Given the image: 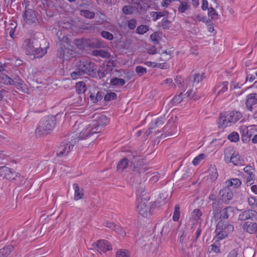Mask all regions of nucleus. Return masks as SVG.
I'll return each mask as SVG.
<instances>
[{
	"instance_id": "f257e3e1",
	"label": "nucleus",
	"mask_w": 257,
	"mask_h": 257,
	"mask_svg": "<svg viewBox=\"0 0 257 257\" xmlns=\"http://www.w3.org/2000/svg\"><path fill=\"white\" fill-rule=\"evenodd\" d=\"M97 65L89 60L82 59L75 63V70L71 73L73 79H76L86 74L92 77H96Z\"/></svg>"
},
{
	"instance_id": "f03ea898",
	"label": "nucleus",
	"mask_w": 257,
	"mask_h": 257,
	"mask_svg": "<svg viewBox=\"0 0 257 257\" xmlns=\"http://www.w3.org/2000/svg\"><path fill=\"white\" fill-rule=\"evenodd\" d=\"M109 122V119L106 115L104 114L100 115L80 133L79 138L86 139L94 134L100 132L102 128L106 126Z\"/></svg>"
},
{
	"instance_id": "7ed1b4c3",
	"label": "nucleus",
	"mask_w": 257,
	"mask_h": 257,
	"mask_svg": "<svg viewBox=\"0 0 257 257\" xmlns=\"http://www.w3.org/2000/svg\"><path fill=\"white\" fill-rule=\"evenodd\" d=\"M238 220L245 221L250 220L252 222H245L242 228L249 233H254L257 231V223L254 221L257 220V212L252 209H248L241 212L238 215Z\"/></svg>"
},
{
	"instance_id": "20e7f679",
	"label": "nucleus",
	"mask_w": 257,
	"mask_h": 257,
	"mask_svg": "<svg viewBox=\"0 0 257 257\" xmlns=\"http://www.w3.org/2000/svg\"><path fill=\"white\" fill-rule=\"evenodd\" d=\"M22 48L27 55H33L35 58L43 57L47 52L41 47L39 41L35 39H27L22 45Z\"/></svg>"
},
{
	"instance_id": "39448f33",
	"label": "nucleus",
	"mask_w": 257,
	"mask_h": 257,
	"mask_svg": "<svg viewBox=\"0 0 257 257\" xmlns=\"http://www.w3.org/2000/svg\"><path fill=\"white\" fill-rule=\"evenodd\" d=\"M56 115H48L44 117L39 122L35 133L37 136H41L50 133L56 124Z\"/></svg>"
},
{
	"instance_id": "423d86ee",
	"label": "nucleus",
	"mask_w": 257,
	"mask_h": 257,
	"mask_svg": "<svg viewBox=\"0 0 257 257\" xmlns=\"http://www.w3.org/2000/svg\"><path fill=\"white\" fill-rule=\"evenodd\" d=\"M233 230V225L230 224L229 222H223L222 220H219L215 230V236L214 239H216V241L223 239L227 237L228 234L232 232Z\"/></svg>"
},
{
	"instance_id": "0eeeda50",
	"label": "nucleus",
	"mask_w": 257,
	"mask_h": 257,
	"mask_svg": "<svg viewBox=\"0 0 257 257\" xmlns=\"http://www.w3.org/2000/svg\"><path fill=\"white\" fill-rule=\"evenodd\" d=\"M73 138V136L72 137ZM81 140L78 137H75L71 141H64L61 143L59 146L58 147L56 154L59 157H63L67 156L72 150L74 144Z\"/></svg>"
},
{
	"instance_id": "6e6552de",
	"label": "nucleus",
	"mask_w": 257,
	"mask_h": 257,
	"mask_svg": "<svg viewBox=\"0 0 257 257\" xmlns=\"http://www.w3.org/2000/svg\"><path fill=\"white\" fill-rule=\"evenodd\" d=\"M148 202L147 198L139 197L137 199V211L143 217H147L148 213L151 214L152 209L155 207H157L158 204L157 202H155L154 204L149 207L148 206Z\"/></svg>"
},
{
	"instance_id": "1a4fd4ad",
	"label": "nucleus",
	"mask_w": 257,
	"mask_h": 257,
	"mask_svg": "<svg viewBox=\"0 0 257 257\" xmlns=\"http://www.w3.org/2000/svg\"><path fill=\"white\" fill-rule=\"evenodd\" d=\"M132 156L134 160L131 161V167L132 171L139 174L145 173L148 170V168L144 164L143 161L142 160L137 161V156L133 155Z\"/></svg>"
},
{
	"instance_id": "9d476101",
	"label": "nucleus",
	"mask_w": 257,
	"mask_h": 257,
	"mask_svg": "<svg viewBox=\"0 0 257 257\" xmlns=\"http://www.w3.org/2000/svg\"><path fill=\"white\" fill-rule=\"evenodd\" d=\"M18 173L13 169L6 166H1L0 164V176L8 180H14Z\"/></svg>"
},
{
	"instance_id": "9b49d317",
	"label": "nucleus",
	"mask_w": 257,
	"mask_h": 257,
	"mask_svg": "<svg viewBox=\"0 0 257 257\" xmlns=\"http://www.w3.org/2000/svg\"><path fill=\"white\" fill-rule=\"evenodd\" d=\"M94 248H97V250L99 252H106L107 251L112 249L111 244L105 240H98L95 244H92Z\"/></svg>"
},
{
	"instance_id": "f8f14e48",
	"label": "nucleus",
	"mask_w": 257,
	"mask_h": 257,
	"mask_svg": "<svg viewBox=\"0 0 257 257\" xmlns=\"http://www.w3.org/2000/svg\"><path fill=\"white\" fill-rule=\"evenodd\" d=\"M23 16L27 24H32L35 23L37 21L36 12L32 9L26 7Z\"/></svg>"
},
{
	"instance_id": "ddd939ff",
	"label": "nucleus",
	"mask_w": 257,
	"mask_h": 257,
	"mask_svg": "<svg viewBox=\"0 0 257 257\" xmlns=\"http://www.w3.org/2000/svg\"><path fill=\"white\" fill-rule=\"evenodd\" d=\"M113 61H109L105 66L101 69H96V75L99 79H102L106 76L107 74H110L113 70Z\"/></svg>"
},
{
	"instance_id": "4468645a",
	"label": "nucleus",
	"mask_w": 257,
	"mask_h": 257,
	"mask_svg": "<svg viewBox=\"0 0 257 257\" xmlns=\"http://www.w3.org/2000/svg\"><path fill=\"white\" fill-rule=\"evenodd\" d=\"M211 206L212 216L211 217V221L214 219L215 221L218 220L219 215L220 214L221 211L222 209V201L217 203H211L210 205ZM211 212V210L209 211V213Z\"/></svg>"
},
{
	"instance_id": "2eb2a0df",
	"label": "nucleus",
	"mask_w": 257,
	"mask_h": 257,
	"mask_svg": "<svg viewBox=\"0 0 257 257\" xmlns=\"http://www.w3.org/2000/svg\"><path fill=\"white\" fill-rule=\"evenodd\" d=\"M233 195L232 191L228 187H225L219 191L220 201L226 204L229 203V201L232 199Z\"/></svg>"
},
{
	"instance_id": "dca6fc26",
	"label": "nucleus",
	"mask_w": 257,
	"mask_h": 257,
	"mask_svg": "<svg viewBox=\"0 0 257 257\" xmlns=\"http://www.w3.org/2000/svg\"><path fill=\"white\" fill-rule=\"evenodd\" d=\"M245 104L247 109L252 111L253 105L257 104V93H251L248 94L246 96Z\"/></svg>"
},
{
	"instance_id": "f3484780",
	"label": "nucleus",
	"mask_w": 257,
	"mask_h": 257,
	"mask_svg": "<svg viewBox=\"0 0 257 257\" xmlns=\"http://www.w3.org/2000/svg\"><path fill=\"white\" fill-rule=\"evenodd\" d=\"M228 115L226 112L220 113L218 121V126L219 128H225L231 126L230 123L228 121Z\"/></svg>"
},
{
	"instance_id": "a211bd4d",
	"label": "nucleus",
	"mask_w": 257,
	"mask_h": 257,
	"mask_svg": "<svg viewBox=\"0 0 257 257\" xmlns=\"http://www.w3.org/2000/svg\"><path fill=\"white\" fill-rule=\"evenodd\" d=\"M234 211L233 208L231 206H227L221 211L220 214L219 215L218 220H222L223 222H228L226 220L229 216V214L233 213Z\"/></svg>"
},
{
	"instance_id": "6ab92c4d",
	"label": "nucleus",
	"mask_w": 257,
	"mask_h": 257,
	"mask_svg": "<svg viewBox=\"0 0 257 257\" xmlns=\"http://www.w3.org/2000/svg\"><path fill=\"white\" fill-rule=\"evenodd\" d=\"M228 121L230 123L231 125L235 123L242 117V114L239 111H227L226 112Z\"/></svg>"
},
{
	"instance_id": "aec40b11",
	"label": "nucleus",
	"mask_w": 257,
	"mask_h": 257,
	"mask_svg": "<svg viewBox=\"0 0 257 257\" xmlns=\"http://www.w3.org/2000/svg\"><path fill=\"white\" fill-rule=\"evenodd\" d=\"M85 43L86 48H99L102 46V43L96 39H86Z\"/></svg>"
},
{
	"instance_id": "412c9836",
	"label": "nucleus",
	"mask_w": 257,
	"mask_h": 257,
	"mask_svg": "<svg viewBox=\"0 0 257 257\" xmlns=\"http://www.w3.org/2000/svg\"><path fill=\"white\" fill-rule=\"evenodd\" d=\"M205 78L204 74L202 73L201 74L199 73H196L194 75L189 76L186 79V82H193V84H197L200 82H201L203 79Z\"/></svg>"
},
{
	"instance_id": "4be33fe9",
	"label": "nucleus",
	"mask_w": 257,
	"mask_h": 257,
	"mask_svg": "<svg viewBox=\"0 0 257 257\" xmlns=\"http://www.w3.org/2000/svg\"><path fill=\"white\" fill-rule=\"evenodd\" d=\"M133 7V9H135L138 13L141 15H144L147 12L150 6H148L146 4H142L140 3L136 4Z\"/></svg>"
},
{
	"instance_id": "5701e85b",
	"label": "nucleus",
	"mask_w": 257,
	"mask_h": 257,
	"mask_svg": "<svg viewBox=\"0 0 257 257\" xmlns=\"http://www.w3.org/2000/svg\"><path fill=\"white\" fill-rule=\"evenodd\" d=\"M73 188L74 190V199L75 200H78L82 199L83 197V189L80 188L77 183H74L73 184Z\"/></svg>"
},
{
	"instance_id": "b1692460",
	"label": "nucleus",
	"mask_w": 257,
	"mask_h": 257,
	"mask_svg": "<svg viewBox=\"0 0 257 257\" xmlns=\"http://www.w3.org/2000/svg\"><path fill=\"white\" fill-rule=\"evenodd\" d=\"M243 160L239 155L238 152H235L231 158H229L228 164L232 163L235 166H239L242 165Z\"/></svg>"
},
{
	"instance_id": "393cba45",
	"label": "nucleus",
	"mask_w": 257,
	"mask_h": 257,
	"mask_svg": "<svg viewBox=\"0 0 257 257\" xmlns=\"http://www.w3.org/2000/svg\"><path fill=\"white\" fill-rule=\"evenodd\" d=\"M235 152L232 147H228L224 149V161L226 164H228L229 158H231Z\"/></svg>"
},
{
	"instance_id": "a878e982",
	"label": "nucleus",
	"mask_w": 257,
	"mask_h": 257,
	"mask_svg": "<svg viewBox=\"0 0 257 257\" xmlns=\"http://www.w3.org/2000/svg\"><path fill=\"white\" fill-rule=\"evenodd\" d=\"M75 88L76 92L78 94H83V98L85 99V94L84 93L86 91V86L84 82L79 81L76 83Z\"/></svg>"
},
{
	"instance_id": "bb28decb",
	"label": "nucleus",
	"mask_w": 257,
	"mask_h": 257,
	"mask_svg": "<svg viewBox=\"0 0 257 257\" xmlns=\"http://www.w3.org/2000/svg\"><path fill=\"white\" fill-rule=\"evenodd\" d=\"M129 160L127 158H124L121 159L118 163L117 170L122 172L128 166Z\"/></svg>"
},
{
	"instance_id": "cd10ccee",
	"label": "nucleus",
	"mask_w": 257,
	"mask_h": 257,
	"mask_svg": "<svg viewBox=\"0 0 257 257\" xmlns=\"http://www.w3.org/2000/svg\"><path fill=\"white\" fill-rule=\"evenodd\" d=\"M168 14L169 13L167 11L160 12H152L150 13V16L153 18V21L156 22L161 17L167 16Z\"/></svg>"
},
{
	"instance_id": "c85d7f7f",
	"label": "nucleus",
	"mask_w": 257,
	"mask_h": 257,
	"mask_svg": "<svg viewBox=\"0 0 257 257\" xmlns=\"http://www.w3.org/2000/svg\"><path fill=\"white\" fill-rule=\"evenodd\" d=\"M228 83L227 81H224L221 83H219L217 85H216L214 88V91H216L219 88L221 87V89L218 91L217 94L219 95L222 94L226 92L228 89Z\"/></svg>"
},
{
	"instance_id": "c756f323",
	"label": "nucleus",
	"mask_w": 257,
	"mask_h": 257,
	"mask_svg": "<svg viewBox=\"0 0 257 257\" xmlns=\"http://www.w3.org/2000/svg\"><path fill=\"white\" fill-rule=\"evenodd\" d=\"M13 249L14 246L13 245H10L6 246L0 249V255L2 257H7Z\"/></svg>"
},
{
	"instance_id": "7c9ffc66",
	"label": "nucleus",
	"mask_w": 257,
	"mask_h": 257,
	"mask_svg": "<svg viewBox=\"0 0 257 257\" xmlns=\"http://www.w3.org/2000/svg\"><path fill=\"white\" fill-rule=\"evenodd\" d=\"M92 54L94 56H100L102 58H109L110 56L109 53L103 50H93Z\"/></svg>"
},
{
	"instance_id": "2f4dec72",
	"label": "nucleus",
	"mask_w": 257,
	"mask_h": 257,
	"mask_svg": "<svg viewBox=\"0 0 257 257\" xmlns=\"http://www.w3.org/2000/svg\"><path fill=\"white\" fill-rule=\"evenodd\" d=\"M227 185L228 186H234V188L239 187L241 184V181L238 178H232L226 182Z\"/></svg>"
},
{
	"instance_id": "473e14b6",
	"label": "nucleus",
	"mask_w": 257,
	"mask_h": 257,
	"mask_svg": "<svg viewBox=\"0 0 257 257\" xmlns=\"http://www.w3.org/2000/svg\"><path fill=\"white\" fill-rule=\"evenodd\" d=\"M80 15L85 18L92 19L94 18L95 13L87 10H81L80 11Z\"/></svg>"
},
{
	"instance_id": "72a5a7b5",
	"label": "nucleus",
	"mask_w": 257,
	"mask_h": 257,
	"mask_svg": "<svg viewBox=\"0 0 257 257\" xmlns=\"http://www.w3.org/2000/svg\"><path fill=\"white\" fill-rule=\"evenodd\" d=\"M202 215V213L199 209H194L191 213V217L196 221L199 220H200V222L202 221V219H201Z\"/></svg>"
},
{
	"instance_id": "f704fd0d",
	"label": "nucleus",
	"mask_w": 257,
	"mask_h": 257,
	"mask_svg": "<svg viewBox=\"0 0 257 257\" xmlns=\"http://www.w3.org/2000/svg\"><path fill=\"white\" fill-rule=\"evenodd\" d=\"M110 83L113 86H123L125 83V81L123 79L113 77L110 80Z\"/></svg>"
},
{
	"instance_id": "c9c22d12",
	"label": "nucleus",
	"mask_w": 257,
	"mask_h": 257,
	"mask_svg": "<svg viewBox=\"0 0 257 257\" xmlns=\"http://www.w3.org/2000/svg\"><path fill=\"white\" fill-rule=\"evenodd\" d=\"M86 41V38H82L81 39H75L74 43L77 46V48L82 50L86 48L85 46V42Z\"/></svg>"
},
{
	"instance_id": "e433bc0d",
	"label": "nucleus",
	"mask_w": 257,
	"mask_h": 257,
	"mask_svg": "<svg viewBox=\"0 0 257 257\" xmlns=\"http://www.w3.org/2000/svg\"><path fill=\"white\" fill-rule=\"evenodd\" d=\"M116 257H131V253L126 249H121L116 251Z\"/></svg>"
},
{
	"instance_id": "4c0bfd02",
	"label": "nucleus",
	"mask_w": 257,
	"mask_h": 257,
	"mask_svg": "<svg viewBox=\"0 0 257 257\" xmlns=\"http://www.w3.org/2000/svg\"><path fill=\"white\" fill-rule=\"evenodd\" d=\"M149 27L146 25H140L137 28L136 33L140 35H143L149 31Z\"/></svg>"
},
{
	"instance_id": "58836bf2",
	"label": "nucleus",
	"mask_w": 257,
	"mask_h": 257,
	"mask_svg": "<svg viewBox=\"0 0 257 257\" xmlns=\"http://www.w3.org/2000/svg\"><path fill=\"white\" fill-rule=\"evenodd\" d=\"M171 22L167 18H164L162 19L161 22V27L166 30L169 29L171 27Z\"/></svg>"
},
{
	"instance_id": "ea45409f",
	"label": "nucleus",
	"mask_w": 257,
	"mask_h": 257,
	"mask_svg": "<svg viewBox=\"0 0 257 257\" xmlns=\"http://www.w3.org/2000/svg\"><path fill=\"white\" fill-rule=\"evenodd\" d=\"M117 97V95L115 93L110 92L106 93L104 96V99L106 101H109L115 99Z\"/></svg>"
},
{
	"instance_id": "a19ab883",
	"label": "nucleus",
	"mask_w": 257,
	"mask_h": 257,
	"mask_svg": "<svg viewBox=\"0 0 257 257\" xmlns=\"http://www.w3.org/2000/svg\"><path fill=\"white\" fill-rule=\"evenodd\" d=\"M208 16L210 17L211 20H214L218 19V14L216 10L212 7L208 9Z\"/></svg>"
},
{
	"instance_id": "79ce46f5",
	"label": "nucleus",
	"mask_w": 257,
	"mask_h": 257,
	"mask_svg": "<svg viewBox=\"0 0 257 257\" xmlns=\"http://www.w3.org/2000/svg\"><path fill=\"white\" fill-rule=\"evenodd\" d=\"M136 72L139 76H142L147 73V69L141 66L136 67Z\"/></svg>"
},
{
	"instance_id": "37998d69",
	"label": "nucleus",
	"mask_w": 257,
	"mask_h": 257,
	"mask_svg": "<svg viewBox=\"0 0 257 257\" xmlns=\"http://www.w3.org/2000/svg\"><path fill=\"white\" fill-rule=\"evenodd\" d=\"M182 94L183 93L180 92L179 95L175 96L171 101L172 104L173 105H176L180 103L183 100Z\"/></svg>"
},
{
	"instance_id": "c03bdc74",
	"label": "nucleus",
	"mask_w": 257,
	"mask_h": 257,
	"mask_svg": "<svg viewBox=\"0 0 257 257\" xmlns=\"http://www.w3.org/2000/svg\"><path fill=\"white\" fill-rule=\"evenodd\" d=\"M206 157V155L204 154H200L197 157H196L192 161V164L194 166L198 165L201 161L203 160Z\"/></svg>"
},
{
	"instance_id": "a18cd8bd",
	"label": "nucleus",
	"mask_w": 257,
	"mask_h": 257,
	"mask_svg": "<svg viewBox=\"0 0 257 257\" xmlns=\"http://www.w3.org/2000/svg\"><path fill=\"white\" fill-rule=\"evenodd\" d=\"M228 139L232 142H236L239 140V135L236 132H232L228 136Z\"/></svg>"
},
{
	"instance_id": "49530a36",
	"label": "nucleus",
	"mask_w": 257,
	"mask_h": 257,
	"mask_svg": "<svg viewBox=\"0 0 257 257\" xmlns=\"http://www.w3.org/2000/svg\"><path fill=\"white\" fill-rule=\"evenodd\" d=\"M169 125H166L163 128V132H166V134L164 135H162V136H164V138H166L167 136H171L173 135L172 131L176 130V127L175 125H172V130L171 131H169Z\"/></svg>"
},
{
	"instance_id": "de8ad7c7",
	"label": "nucleus",
	"mask_w": 257,
	"mask_h": 257,
	"mask_svg": "<svg viewBox=\"0 0 257 257\" xmlns=\"http://www.w3.org/2000/svg\"><path fill=\"white\" fill-rule=\"evenodd\" d=\"M184 95H186L187 97H189L193 100L198 99L199 97L197 96L195 94V91H194L192 89L189 90Z\"/></svg>"
},
{
	"instance_id": "09e8293b",
	"label": "nucleus",
	"mask_w": 257,
	"mask_h": 257,
	"mask_svg": "<svg viewBox=\"0 0 257 257\" xmlns=\"http://www.w3.org/2000/svg\"><path fill=\"white\" fill-rule=\"evenodd\" d=\"M122 12L125 15L132 14L134 12V9L132 6H124L122 8Z\"/></svg>"
},
{
	"instance_id": "8fccbe9b",
	"label": "nucleus",
	"mask_w": 257,
	"mask_h": 257,
	"mask_svg": "<svg viewBox=\"0 0 257 257\" xmlns=\"http://www.w3.org/2000/svg\"><path fill=\"white\" fill-rule=\"evenodd\" d=\"M101 36L108 40H112L113 39V35L111 33L105 31H102L101 32Z\"/></svg>"
},
{
	"instance_id": "3c124183",
	"label": "nucleus",
	"mask_w": 257,
	"mask_h": 257,
	"mask_svg": "<svg viewBox=\"0 0 257 257\" xmlns=\"http://www.w3.org/2000/svg\"><path fill=\"white\" fill-rule=\"evenodd\" d=\"M67 49H64L62 48H60L57 50V56L61 59H67L65 58V52L67 51Z\"/></svg>"
},
{
	"instance_id": "603ef678",
	"label": "nucleus",
	"mask_w": 257,
	"mask_h": 257,
	"mask_svg": "<svg viewBox=\"0 0 257 257\" xmlns=\"http://www.w3.org/2000/svg\"><path fill=\"white\" fill-rule=\"evenodd\" d=\"M15 86L18 90H20L22 92H25L26 90L27 89V85L24 83L23 80H22V82H19V83L18 84H17Z\"/></svg>"
},
{
	"instance_id": "864d4df0",
	"label": "nucleus",
	"mask_w": 257,
	"mask_h": 257,
	"mask_svg": "<svg viewBox=\"0 0 257 257\" xmlns=\"http://www.w3.org/2000/svg\"><path fill=\"white\" fill-rule=\"evenodd\" d=\"M137 21L135 19H132L127 21V26L130 30H134L136 27Z\"/></svg>"
},
{
	"instance_id": "5fc2aeb1",
	"label": "nucleus",
	"mask_w": 257,
	"mask_h": 257,
	"mask_svg": "<svg viewBox=\"0 0 257 257\" xmlns=\"http://www.w3.org/2000/svg\"><path fill=\"white\" fill-rule=\"evenodd\" d=\"M209 175L210 176V179L212 180L215 181L218 177V173L216 169L212 168V170H210Z\"/></svg>"
},
{
	"instance_id": "6e6d98bb",
	"label": "nucleus",
	"mask_w": 257,
	"mask_h": 257,
	"mask_svg": "<svg viewBox=\"0 0 257 257\" xmlns=\"http://www.w3.org/2000/svg\"><path fill=\"white\" fill-rule=\"evenodd\" d=\"M150 38L154 44H157L159 43L160 37L157 32H155L151 35Z\"/></svg>"
},
{
	"instance_id": "4d7b16f0",
	"label": "nucleus",
	"mask_w": 257,
	"mask_h": 257,
	"mask_svg": "<svg viewBox=\"0 0 257 257\" xmlns=\"http://www.w3.org/2000/svg\"><path fill=\"white\" fill-rule=\"evenodd\" d=\"M104 225L108 228L112 229L113 230H116L117 229H120V227L116 226L111 222H106L104 223Z\"/></svg>"
},
{
	"instance_id": "13d9d810",
	"label": "nucleus",
	"mask_w": 257,
	"mask_h": 257,
	"mask_svg": "<svg viewBox=\"0 0 257 257\" xmlns=\"http://www.w3.org/2000/svg\"><path fill=\"white\" fill-rule=\"evenodd\" d=\"M4 83L6 85H12V78L6 75L2 77Z\"/></svg>"
},
{
	"instance_id": "bf43d9fd",
	"label": "nucleus",
	"mask_w": 257,
	"mask_h": 257,
	"mask_svg": "<svg viewBox=\"0 0 257 257\" xmlns=\"http://www.w3.org/2000/svg\"><path fill=\"white\" fill-rule=\"evenodd\" d=\"M165 120V118L164 117H160L159 118H158L156 119L155 121L154 126H158L160 125H162Z\"/></svg>"
},
{
	"instance_id": "052dcab7",
	"label": "nucleus",
	"mask_w": 257,
	"mask_h": 257,
	"mask_svg": "<svg viewBox=\"0 0 257 257\" xmlns=\"http://www.w3.org/2000/svg\"><path fill=\"white\" fill-rule=\"evenodd\" d=\"M206 24L207 25L208 31L210 33L213 32L214 31V27L213 24L211 21L210 20H206Z\"/></svg>"
},
{
	"instance_id": "680f3d73",
	"label": "nucleus",
	"mask_w": 257,
	"mask_h": 257,
	"mask_svg": "<svg viewBox=\"0 0 257 257\" xmlns=\"http://www.w3.org/2000/svg\"><path fill=\"white\" fill-rule=\"evenodd\" d=\"M209 200L212 201V203H217L220 202V198H217L214 194H210L209 196Z\"/></svg>"
},
{
	"instance_id": "e2e57ef3",
	"label": "nucleus",
	"mask_w": 257,
	"mask_h": 257,
	"mask_svg": "<svg viewBox=\"0 0 257 257\" xmlns=\"http://www.w3.org/2000/svg\"><path fill=\"white\" fill-rule=\"evenodd\" d=\"M210 250L214 251L216 253H218L220 252L219 246L216 244L215 243H214L212 245H210Z\"/></svg>"
},
{
	"instance_id": "0e129e2a",
	"label": "nucleus",
	"mask_w": 257,
	"mask_h": 257,
	"mask_svg": "<svg viewBox=\"0 0 257 257\" xmlns=\"http://www.w3.org/2000/svg\"><path fill=\"white\" fill-rule=\"evenodd\" d=\"M22 80L19 76H15L13 78H12V85H15L18 84L19 82H22Z\"/></svg>"
},
{
	"instance_id": "69168bd1",
	"label": "nucleus",
	"mask_w": 257,
	"mask_h": 257,
	"mask_svg": "<svg viewBox=\"0 0 257 257\" xmlns=\"http://www.w3.org/2000/svg\"><path fill=\"white\" fill-rule=\"evenodd\" d=\"M170 224L167 223L163 227L161 233L162 234V235H163V233H164L165 234H168L170 230Z\"/></svg>"
},
{
	"instance_id": "338daca9",
	"label": "nucleus",
	"mask_w": 257,
	"mask_h": 257,
	"mask_svg": "<svg viewBox=\"0 0 257 257\" xmlns=\"http://www.w3.org/2000/svg\"><path fill=\"white\" fill-rule=\"evenodd\" d=\"M201 8L203 11H206L209 9L208 8V3L207 0H202Z\"/></svg>"
},
{
	"instance_id": "774afa93",
	"label": "nucleus",
	"mask_w": 257,
	"mask_h": 257,
	"mask_svg": "<svg viewBox=\"0 0 257 257\" xmlns=\"http://www.w3.org/2000/svg\"><path fill=\"white\" fill-rule=\"evenodd\" d=\"M238 254L236 249H232L228 254L227 257H237Z\"/></svg>"
}]
</instances>
